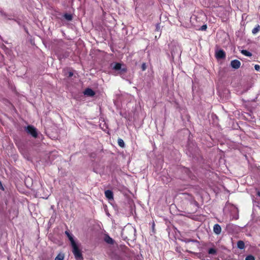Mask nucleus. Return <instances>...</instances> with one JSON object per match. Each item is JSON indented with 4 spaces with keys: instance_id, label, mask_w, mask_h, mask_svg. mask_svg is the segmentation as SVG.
I'll return each mask as SVG.
<instances>
[{
    "instance_id": "1",
    "label": "nucleus",
    "mask_w": 260,
    "mask_h": 260,
    "mask_svg": "<svg viewBox=\"0 0 260 260\" xmlns=\"http://www.w3.org/2000/svg\"><path fill=\"white\" fill-rule=\"evenodd\" d=\"M14 142L19 152L23 155L25 154L27 152L26 143L20 139H15Z\"/></svg>"
},
{
    "instance_id": "2",
    "label": "nucleus",
    "mask_w": 260,
    "mask_h": 260,
    "mask_svg": "<svg viewBox=\"0 0 260 260\" xmlns=\"http://www.w3.org/2000/svg\"><path fill=\"white\" fill-rule=\"evenodd\" d=\"M72 252L76 260H83V256L81 250L79 249L76 243L72 245Z\"/></svg>"
},
{
    "instance_id": "3",
    "label": "nucleus",
    "mask_w": 260,
    "mask_h": 260,
    "mask_svg": "<svg viewBox=\"0 0 260 260\" xmlns=\"http://www.w3.org/2000/svg\"><path fill=\"white\" fill-rule=\"evenodd\" d=\"M135 230L131 229L128 230L127 229H124L122 232V236L124 239L131 240L134 238Z\"/></svg>"
},
{
    "instance_id": "4",
    "label": "nucleus",
    "mask_w": 260,
    "mask_h": 260,
    "mask_svg": "<svg viewBox=\"0 0 260 260\" xmlns=\"http://www.w3.org/2000/svg\"><path fill=\"white\" fill-rule=\"evenodd\" d=\"M26 132L30 135L32 137L36 138L38 137L37 129L32 125H29L25 127Z\"/></svg>"
},
{
    "instance_id": "5",
    "label": "nucleus",
    "mask_w": 260,
    "mask_h": 260,
    "mask_svg": "<svg viewBox=\"0 0 260 260\" xmlns=\"http://www.w3.org/2000/svg\"><path fill=\"white\" fill-rule=\"evenodd\" d=\"M231 66L233 68L238 69L240 67L241 62L237 59L233 60L231 62Z\"/></svg>"
},
{
    "instance_id": "6",
    "label": "nucleus",
    "mask_w": 260,
    "mask_h": 260,
    "mask_svg": "<svg viewBox=\"0 0 260 260\" xmlns=\"http://www.w3.org/2000/svg\"><path fill=\"white\" fill-rule=\"evenodd\" d=\"M215 55L217 59H223L225 57V53L223 50L217 51L216 52Z\"/></svg>"
},
{
    "instance_id": "7",
    "label": "nucleus",
    "mask_w": 260,
    "mask_h": 260,
    "mask_svg": "<svg viewBox=\"0 0 260 260\" xmlns=\"http://www.w3.org/2000/svg\"><path fill=\"white\" fill-rule=\"evenodd\" d=\"M84 94L87 96H93L95 93L92 89L87 88L84 90Z\"/></svg>"
},
{
    "instance_id": "8",
    "label": "nucleus",
    "mask_w": 260,
    "mask_h": 260,
    "mask_svg": "<svg viewBox=\"0 0 260 260\" xmlns=\"http://www.w3.org/2000/svg\"><path fill=\"white\" fill-rule=\"evenodd\" d=\"M213 232L216 235H219L221 233V228L219 224H215L213 226Z\"/></svg>"
},
{
    "instance_id": "9",
    "label": "nucleus",
    "mask_w": 260,
    "mask_h": 260,
    "mask_svg": "<svg viewBox=\"0 0 260 260\" xmlns=\"http://www.w3.org/2000/svg\"><path fill=\"white\" fill-rule=\"evenodd\" d=\"M106 197L109 200H113V193L110 190H107L105 191Z\"/></svg>"
},
{
    "instance_id": "10",
    "label": "nucleus",
    "mask_w": 260,
    "mask_h": 260,
    "mask_svg": "<svg viewBox=\"0 0 260 260\" xmlns=\"http://www.w3.org/2000/svg\"><path fill=\"white\" fill-rule=\"evenodd\" d=\"M66 235L67 236L68 238H69V240L71 242V245L76 243L75 241L74 240V238L73 237V236L72 234L69 232L66 231L65 232Z\"/></svg>"
},
{
    "instance_id": "11",
    "label": "nucleus",
    "mask_w": 260,
    "mask_h": 260,
    "mask_svg": "<svg viewBox=\"0 0 260 260\" xmlns=\"http://www.w3.org/2000/svg\"><path fill=\"white\" fill-rule=\"evenodd\" d=\"M105 241L110 244H113L114 243V240L111 238L108 235H106L105 238Z\"/></svg>"
},
{
    "instance_id": "12",
    "label": "nucleus",
    "mask_w": 260,
    "mask_h": 260,
    "mask_svg": "<svg viewBox=\"0 0 260 260\" xmlns=\"http://www.w3.org/2000/svg\"><path fill=\"white\" fill-rule=\"evenodd\" d=\"M237 247L240 249H244V248H245V243H244V242L243 241H242V240H240V241H238V242H237Z\"/></svg>"
},
{
    "instance_id": "13",
    "label": "nucleus",
    "mask_w": 260,
    "mask_h": 260,
    "mask_svg": "<svg viewBox=\"0 0 260 260\" xmlns=\"http://www.w3.org/2000/svg\"><path fill=\"white\" fill-rule=\"evenodd\" d=\"M260 30V26L259 24H257L255 26L254 28H253L252 30V32L253 34L255 35Z\"/></svg>"
},
{
    "instance_id": "14",
    "label": "nucleus",
    "mask_w": 260,
    "mask_h": 260,
    "mask_svg": "<svg viewBox=\"0 0 260 260\" xmlns=\"http://www.w3.org/2000/svg\"><path fill=\"white\" fill-rule=\"evenodd\" d=\"M121 68V64L119 62L116 63L113 67V69L116 71H119Z\"/></svg>"
},
{
    "instance_id": "15",
    "label": "nucleus",
    "mask_w": 260,
    "mask_h": 260,
    "mask_svg": "<svg viewBox=\"0 0 260 260\" xmlns=\"http://www.w3.org/2000/svg\"><path fill=\"white\" fill-rule=\"evenodd\" d=\"M241 53L246 56L250 57L252 56V53L246 50H242L241 51Z\"/></svg>"
},
{
    "instance_id": "16",
    "label": "nucleus",
    "mask_w": 260,
    "mask_h": 260,
    "mask_svg": "<svg viewBox=\"0 0 260 260\" xmlns=\"http://www.w3.org/2000/svg\"><path fill=\"white\" fill-rule=\"evenodd\" d=\"M64 18L68 20V21H71L73 19V16L71 14L66 13L63 15Z\"/></svg>"
},
{
    "instance_id": "17",
    "label": "nucleus",
    "mask_w": 260,
    "mask_h": 260,
    "mask_svg": "<svg viewBox=\"0 0 260 260\" xmlns=\"http://www.w3.org/2000/svg\"><path fill=\"white\" fill-rule=\"evenodd\" d=\"M208 253L209 254L214 255L217 253V250L215 248H211L208 249Z\"/></svg>"
},
{
    "instance_id": "18",
    "label": "nucleus",
    "mask_w": 260,
    "mask_h": 260,
    "mask_svg": "<svg viewBox=\"0 0 260 260\" xmlns=\"http://www.w3.org/2000/svg\"><path fill=\"white\" fill-rule=\"evenodd\" d=\"M118 145L121 148H123L125 146L123 140L120 138H119L118 139Z\"/></svg>"
},
{
    "instance_id": "19",
    "label": "nucleus",
    "mask_w": 260,
    "mask_h": 260,
    "mask_svg": "<svg viewBox=\"0 0 260 260\" xmlns=\"http://www.w3.org/2000/svg\"><path fill=\"white\" fill-rule=\"evenodd\" d=\"M127 72V68H122L119 71L118 74L120 75H121L122 74H124Z\"/></svg>"
},
{
    "instance_id": "20",
    "label": "nucleus",
    "mask_w": 260,
    "mask_h": 260,
    "mask_svg": "<svg viewBox=\"0 0 260 260\" xmlns=\"http://www.w3.org/2000/svg\"><path fill=\"white\" fill-rule=\"evenodd\" d=\"M64 255L62 254H58L57 256L55 258L54 260H63Z\"/></svg>"
},
{
    "instance_id": "21",
    "label": "nucleus",
    "mask_w": 260,
    "mask_h": 260,
    "mask_svg": "<svg viewBox=\"0 0 260 260\" xmlns=\"http://www.w3.org/2000/svg\"><path fill=\"white\" fill-rule=\"evenodd\" d=\"M245 260H255V258L252 255H248L246 257Z\"/></svg>"
},
{
    "instance_id": "22",
    "label": "nucleus",
    "mask_w": 260,
    "mask_h": 260,
    "mask_svg": "<svg viewBox=\"0 0 260 260\" xmlns=\"http://www.w3.org/2000/svg\"><path fill=\"white\" fill-rule=\"evenodd\" d=\"M185 242L186 243H188V242H197L198 241L196 240H193V239H186L185 240Z\"/></svg>"
},
{
    "instance_id": "23",
    "label": "nucleus",
    "mask_w": 260,
    "mask_h": 260,
    "mask_svg": "<svg viewBox=\"0 0 260 260\" xmlns=\"http://www.w3.org/2000/svg\"><path fill=\"white\" fill-rule=\"evenodd\" d=\"M146 68H147V67H146V63H144H144H143L142 64V65H141V69H142V70L143 71H145V70H146Z\"/></svg>"
},
{
    "instance_id": "24",
    "label": "nucleus",
    "mask_w": 260,
    "mask_h": 260,
    "mask_svg": "<svg viewBox=\"0 0 260 260\" xmlns=\"http://www.w3.org/2000/svg\"><path fill=\"white\" fill-rule=\"evenodd\" d=\"M66 75H67L68 77H71L73 76V73L71 71H70L66 73Z\"/></svg>"
},
{
    "instance_id": "25",
    "label": "nucleus",
    "mask_w": 260,
    "mask_h": 260,
    "mask_svg": "<svg viewBox=\"0 0 260 260\" xmlns=\"http://www.w3.org/2000/svg\"><path fill=\"white\" fill-rule=\"evenodd\" d=\"M207 25L205 24V25H202L200 29L202 30V31L206 30L207 29Z\"/></svg>"
},
{
    "instance_id": "26",
    "label": "nucleus",
    "mask_w": 260,
    "mask_h": 260,
    "mask_svg": "<svg viewBox=\"0 0 260 260\" xmlns=\"http://www.w3.org/2000/svg\"><path fill=\"white\" fill-rule=\"evenodd\" d=\"M68 56H69V54H67V55H63L62 56H61V55H59V56H58V59L59 60H61L62 58H66Z\"/></svg>"
},
{
    "instance_id": "27",
    "label": "nucleus",
    "mask_w": 260,
    "mask_h": 260,
    "mask_svg": "<svg viewBox=\"0 0 260 260\" xmlns=\"http://www.w3.org/2000/svg\"><path fill=\"white\" fill-rule=\"evenodd\" d=\"M254 69L256 71H259L260 70V66L258 64H255L254 66Z\"/></svg>"
},
{
    "instance_id": "28",
    "label": "nucleus",
    "mask_w": 260,
    "mask_h": 260,
    "mask_svg": "<svg viewBox=\"0 0 260 260\" xmlns=\"http://www.w3.org/2000/svg\"><path fill=\"white\" fill-rule=\"evenodd\" d=\"M257 195L260 197V191H258L257 192Z\"/></svg>"
},
{
    "instance_id": "29",
    "label": "nucleus",
    "mask_w": 260,
    "mask_h": 260,
    "mask_svg": "<svg viewBox=\"0 0 260 260\" xmlns=\"http://www.w3.org/2000/svg\"><path fill=\"white\" fill-rule=\"evenodd\" d=\"M127 260H132V258H131L130 256L127 257Z\"/></svg>"
}]
</instances>
